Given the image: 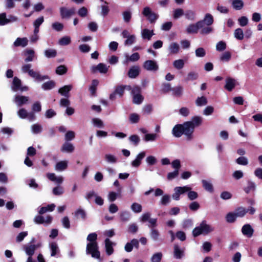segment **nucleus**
Here are the masks:
<instances>
[{
  "mask_svg": "<svg viewBox=\"0 0 262 262\" xmlns=\"http://www.w3.org/2000/svg\"><path fill=\"white\" fill-rule=\"evenodd\" d=\"M179 45L176 42L171 43L169 46V53L171 54H176L179 51Z\"/></svg>",
  "mask_w": 262,
  "mask_h": 262,
  "instance_id": "cd10ccee",
  "label": "nucleus"
},
{
  "mask_svg": "<svg viewBox=\"0 0 262 262\" xmlns=\"http://www.w3.org/2000/svg\"><path fill=\"white\" fill-rule=\"evenodd\" d=\"M185 122L188 130H190L191 135L193 136L195 127L199 126L202 124V119L200 117L194 116L192 117L191 121H186Z\"/></svg>",
  "mask_w": 262,
  "mask_h": 262,
  "instance_id": "20e7f679",
  "label": "nucleus"
},
{
  "mask_svg": "<svg viewBox=\"0 0 262 262\" xmlns=\"http://www.w3.org/2000/svg\"><path fill=\"white\" fill-rule=\"evenodd\" d=\"M231 58V54L229 51L223 53L220 57L221 60L223 61H229Z\"/></svg>",
  "mask_w": 262,
  "mask_h": 262,
  "instance_id": "8fccbe9b",
  "label": "nucleus"
},
{
  "mask_svg": "<svg viewBox=\"0 0 262 262\" xmlns=\"http://www.w3.org/2000/svg\"><path fill=\"white\" fill-rule=\"evenodd\" d=\"M203 21H198L195 24H190L187 28L186 31L188 33H197L198 30L203 28Z\"/></svg>",
  "mask_w": 262,
  "mask_h": 262,
  "instance_id": "9d476101",
  "label": "nucleus"
},
{
  "mask_svg": "<svg viewBox=\"0 0 262 262\" xmlns=\"http://www.w3.org/2000/svg\"><path fill=\"white\" fill-rule=\"evenodd\" d=\"M236 218L235 213L232 212H229L226 216V220L227 222L229 223H234L236 221Z\"/></svg>",
  "mask_w": 262,
  "mask_h": 262,
  "instance_id": "c9c22d12",
  "label": "nucleus"
},
{
  "mask_svg": "<svg viewBox=\"0 0 262 262\" xmlns=\"http://www.w3.org/2000/svg\"><path fill=\"white\" fill-rule=\"evenodd\" d=\"M129 120L132 123H137L139 121L140 116L136 113H132L129 115Z\"/></svg>",
  "mask_w": 262,
  "mask_h": 262,
  "instance_id": "de8ad7c7",
  "label": "nucleus"
},
{
  "mask_svg": "<svg viewBox=\"0 0 262 262\" xmlns=\"http://www.w3.org/2000/svg\"><path fill=\"white\" fill-rule=\"evenodd\" d=\"M75 215L77 217H80L83 220H85L86 217V212L82 209H77L75 212Z\"/></svg>",
  "mask_w": 262,
  "mask_h": 262,
  "instance_id": "ea45409f",
  "label": "nucleus"
},
{
  "mask_svg": "<svg viewBox=\"0 0 262 262\" xmlns=\"http://www.w3.org/2000/svg\"><path fill=\"white\" fill-rule=\"evenodd\" d=\"M67 167V162L65 161H62L56 163L55 168L57 170L62 171L65 170Z\"/></svg>",
  "mask_w": 262,
  "mask_h": 262,
  "instance_id": "72a5a7b5",
  "label": "nucleus"
},
{
  "mask_svg": "<svg viewBox=\"0 0 262 262\" xmlns=\"http://www.w3.org/2000/svg\"><path fill=\"white\" fill-rule=\"evenodd\" d=\"M236 80L232 77H228L226 79L225 89L229 92H231L237 84Z\"/></svg>",
  "mask_w": 262,
  "mask_h": 262,
  "instance_id": "9b49d317",
  "label": "nucleus"
},
{
  "mask_svg": "<svg viewBox=\"0 0 262 262\" xmlns=\"http://www.w3.org/2000/svg\"><path fill=\"white\" fill-rule=\"evenodd\" d=\"M93 196L95 197V202L97 205H99V206H102L103 205V204H104L103 199L101 196L97 195L95 193V192L94 191H91L89 192L86 194V195L85 196V198L88 201H90L92 199V198Z\"/></svg>",
  "mask_w": 262,
  "mask_h": 262,
  "instance_id": "1a4fd4ad",
  "label": "nucleus"
},
{
  "mask_svg": "<svg viewBox=\"0 0 262 262\" xmlns=\"http://www.w3.org/2000/svg\"><path fill=\"white\" fill-rule=\"evenodd\" d=\"M72 89V85H66L58 90V93L62 96L66 98H69L70 97V92Z\"/></svg>",
  "mask_w": 262,
  "mask_h": 262,
  "instance_id": "4468645a",
  "label": "nucleus"
},
{
  "mask_svg": "<svg viewBox=\"0 0 262 262\" xmlns=\"http://www.w3.org/2000/svg\"><path fill=\"white\" fill-rule=\"evenodd\" d=\"M236 162L241 165H247L248 163V159L245 157H240L236 160Z\"/></svg>",
  "mask_w": 262,
  "mask_h": 262,
  "instance_id": "e2e57ef3",
  "label": "nucleus"
},
{
  "mask_svg": "<svg viewBox=\"0 0 262 262\" xmlns=\"http://www.w3.org/2000/svg\"><path fill=\"white\" fill-rule=\"evenodd\" d=\"M236 217H243L247 213L246 210L243 207H238L234 212Z\"/></svg>",
  "mask_w": 262,
  "mask_h": 262,
  "instance_id": "c03bdc74",
  "label": "nucleus"
},
{
  "mask_svg": "<svg viewBox=\"0 0 262 262\" xmlns=\"http://www.w3.org/2000/svg\"><path fill=\"white\" fill-rule=\"evenodd\" d=\"M232 4L236 10H241L244 7V2L242 0H233Z\"/></svg>",
  "mask_w": 262,
  "mask_h": 262,
  "instance_id": "e433bc0d",
  "label": "nucleus"
},
{
  "mask_svg": "<svg viewBox=\"0 0 262 262\" xmlns=\"http://www.w3.org/2000/svg\"><path fill=\"white\" fill-rule=\"evenodd\" d=\"M226 48V43L223 41H219L216 46V49L218 51H223Z\"/></svg>",
  "mask_w": 262,
  "mask_h": 262,
  "instance_id": "338daca9",
  "label": "nucleus"
},
{
  "mask_svg": "<svg viewBox=\"0 0 262 262\" xmlns=\"http://www.w3.org/2000/svg\"><path fill=\"white\" fill-rule=\"evenodd\" d=\"M28 74L30 76L39 81L49 79V77L48 75L41 76L39 73L34 71L33 70L30 71Z\"/></svg>",
  "mask_w": 262,
  "mask_h": 262,
  "instance_id": "2eb2a0df",
  "label": "nucleus"
},
{
  "mask_svg": "<svg viewBox=\"0 0 262 262\" xmlns=\"http://www.w3.org/2000/svg\"><path fill=\"white\" fill-rule=\"evenodd\" d=\"M45 55L49 58L55 57L57 55V51L55 49H48L45 51Z\"/></svg>",
  "mask_w": 262,
  "mask_h": 262,
  "instance_id": "473e14b6",
  "label": "nucleus"
},
{
  "mask_svg": "<svg viewBox=\"0 0 262 262\" xmlns=\"http://www.w3.org/2000/svg\"><path fill=\"white\" fill-rule=\"evenodd\" d=\"M75 13V9L71 8L67 9L66 7H61L60 8V14L62 18H68Z\"/></svg>",
  "mask_w": 262,
  "mask_h": 262,
  "instance_id": "0eeeda50",
  "label": "nucleus"
},
{
  "mask_svg": "<svg viewBox=\"0 0 262 262\" xmlns=\"http://www.w3.org/2000/svg\"><path fill=\"white\" fill-rule=\"evenodd\" d=\"M195 55L198 57H203L206 55V51L203 48H197L195 51Z\"/></svg>",
  "mask_w": 262,
  "mask_h": 262,
  "instance_id": "6e6d98bb",
  "label": "nucleus"
},
{
  "mask_svg": "<svg viewBox=\"0 0 262 262\" xmlns=\"http://www.w3.org/2000/svg\"><path fill=\"white\" fill-rule=\"evenodd\" d=\"M86 253L90 254L93 257L100 258V253L98 250L97 243H89L86 245Z\"/></svg>",
  "mask_w": 262,
  "mask_h": 262,
  "instance_id": "7ed1b4c3",
  "label": "nucleus"
},
{
  "mask_svg": "<svg viewBox=\"0 0 262 262\" xmlns=\"http://www.w3.org/2000/svg\"><path fill=\"white\" fill-rule=\"evenodd\" d=\"M92 73H95L97 71L101 74H106L108 71V67L103 63H100L97 66H93L91 68Z\"/></svg>",
  "mask_w": 262,
  "mask_h": 262,
  "instance_id": "6e6552de",
  "label": "nucleus"
},
{
  "mask_svg": "<svg viewBox=\"0 0 262 262\" xmlns=\"http://www.w3.org/2000/svg\"><path fill=\"white\" fill-rule=\"evenodd\" d=\"M28 43V40L26 37L20 38L18 37L16 38L15 41L13 43V45L15 47H25L27 46Z\"/></svg>",
  "mask_w": 262,
  "mask_h": 262,
  "instance_id": "6ab92c4d",
  "label": "nucleus"
},
{
  "mask_svg": "<svg viewBox=\"0 0 262 262\" xmlns=\"http://www.w3.org/2000/svg\"><path fill=\"white\" fill-rule=\"evenodd\" d=\"M171 84L169 83H164L162 85L161 92L163 93H167L171 91Z\"/></svg>",
  "mask_w": 262,
  "mask_h": 262,
  "instance_id": "13d9d810",
  "label": "nucleus"
},
{
  "mask_svg": "<svg viewBox=\"0 0 262 262\" xmlns=\"http://www.w3.org/2000/svg\"><path fill=\"white\" fill-rule=\"evenodd\" d=\"M234 37L238 39L242 40L244 38L243 31L241 28H237L234 31Z\"/></svg>",
  "mask_w": 262,
  "mask_h": 262,
  "instance_id": "a18cd8bd",
  "label": "nucleus"
},
{
  "mask_svg": "<svg viewBox=\"0 0 262 262\" xmlns=\"http://www.w3.org/2000/svg\"><path fill=\"white\" fill-rule=\"evenodd\" d=\"M10 22V20L7 18L6 14L3 13L0 14V25L4 26Z\"/></svg>",
  "mask_w": 262,
  "mask_h": 262,
  "instance_id": "3c124183",
  "label": "nucleus"
},
{
  "mask_svg": "<svg viewBox=\"0 0 262 262\" xmlns=\"http://www.w3.org/2000/svg\"><path fill=\"white\" fill-rule=\"evenodd\" d=\"M191 189V188L190 187L185 186L183 187H176L174 188V191H177L179 194H182L190 191Z\"/></svg>",
  "mask_w": 262,
  "mask_h": 262,
  "instance_id": "37998d69",
  "label": "nucleus"
},
{
  "mask_svg": "<svg viewBox=\"0 0 262 262\" xmlns=\"http://www.w3.org/2000/svg\"><path fill=\"white\" fill-rule=\"evenodd\" d=\"M139 73L140 70L139 67L133 66L129 69L127 75L131 78H135L139 75Z\"/></svg>",
  "mask_w": 262,
  "mask_h": 262,
  "instance_id": "a211bd4d",
  "label": "nucleus"
},
{
  "mask_svg": "<svg viewBox=\"0 0 262 262\" xmlns=\"http://www.w3.org/2000/svg\"><path fill=\"white\" fill-rule=\"evenodd\" d=\"M144 100L143 96L141 95H136L133 96V102L135 104H140Z\"/></svg>",
  "mask_w": 262,
  "mask_h": 262,
  "instance_id": "79ce46f5",
  "label": "nucleus"
},
{
  "mask_svg": "<svg viewBox=\"0 0 262 262\" xmlns=\"http://www.w3.org/2000/svg\"><path fill=\"white\" fill-rule=\"evenodd\" d=\"M14 101L18 106H21L28 101V97L25 96L16 95Z\"/></svg>",
  "mask_w": 262,
  "mask_h": 262,
  "instance_id": "412c9836",
  "label": "nucleus"
},
{
  "mask_svg": "<svg viewBox=\"0 0 262 262\" xmlns=\"http://www.w3.org/2000/svg\"><path fill=\"white\" fill-rule=\"evenodd\" d=\"M198 77L199 76L197 73L194 72H191L188 74L187 77L186 78V80L190 81L196 80L198 79Z\"/></svg>",
  "mask_w": 262,
  "mask_h": 262,
  "instance_id": "69168bd1",
  "label": "nucleus"
},
{
  "mask_svg": "<svg viewBox=\"0 0 262 262\" xmlns=\"http://www.w3.org/2000/svg\"><path fill=\"white\" fill-rule=\"evenodd\" d=\"M12 84L13 90L15 91H18L20 89L21 85V80L17 77H14Z\"/></svg>",
  "mask_w": 262,
  "mask_h": 262,
  "instance_id": "2f4dec72",
  "label": "nucleus"
},
{
  "mask_svg": "<svg viewBox=\"0 0 262 262\" xmlns=\"http://www.w3.org/2000/svg\"><path fill=\"white\" fill-rule=\"evenodd\" d=\"M199 21H203V27L204 26L205 24L207 26H210L213 23V18L210 14L207 13L205 15L204 19L200 20Z\"/></svg>",
  "mask_w": 262,
  "mask_h": 262,
  "instance_id": "393cba45",
  "label": "nucleus"
},
{
  "mask_svg": "<svg viewBox=\"0 0 262 262\" xmlns=\"http://www.w3.org/2000/svg\"><path fill=\"white\" fill-rule=\"evenodd\" d=\"M186 122L183 124H178L174 126L172 129V134L174 137L180 138L183 135H184L186 139L190 141L192 139L193 136L191 135L189 130H188Z\"/></svg>",
  "mask_w": 262,
  "mask_h": 262,
  "instance_id": "f257e3e1",
  "label": "nucleus"
},
{
  "mask_svg": "<svg viewBox=\"0 0 262 262\" xmlns=\"http://www.w3.org/2000/svg\"><path fill=\"white\" fill-rule=\"evenodd\" d=\"M105 247L106 253L108 255H111L114 252V249L112 246V243L108 238L105 240Z\"/></svg>",
  "mask_w": 262,
  "mask_h": 262,
  "instance_id": "b1692460",
  "label": "nucleus"
},
{
  "mask_svg": "<svg viewBox=\"0 0 262 262\" xmlns=\"http://www.w3.org/2000/svg\"><path fill=\"white\" fill-rule=\"evenodd\" d=\"M99 84V81L97 79H94L92 81V84L89 88V91L92 96H95L96 93L97 87Z\"/></svg>",
  "mask_w": 262,
  "mask_h": 262,
  "instance_id": "bb28decb",
  "label": "nucleus"
},
{
  "mask_svg": "<svg viewBox=\"0 0 262 262\" xmlns=\"http://www.w3.org/2000/svg\"><path fill=\"white\" fill-rule=\"evenodd\" d=\"M55 86V82L53 80H50L43 83L41 88L45 91L50 90L53 89Z\"/></svg>",
  "mask_w": 262,
  "mask_h": 262,
  "instance_id": "c85d7f7f",
  "label": "nucleus"
},
{
  "mask_svg": "<svg viewBox=\"0 0 262 262\" xmlns=\"http://www.w3.org/2000/svg\"><path fill=\"white\" fill-rule=\"evenodd\" d=\"M255 189V184L254 182L248 181L247 186L244 188L245 192L248 194L250 191H253Z\"/></svg>",
  "mask_w": 262,
  "mask_h": 262,
  "instance_id": "c756f323",
  "label": "nucleus"
},
{
  "mask_svg": "<svg viewBox=\"0 0 262 262\" xmlns=\"http://www.w3.org/2000/svg\"><path fill=\"white\" fill-rule=\"evenodd\" d=\"M28 235V232L27 231H23L19 233L16 238V241L17 243H20L22 242L24 238L26 237Z\"/></svg>",
  "mask_w": 262,
  "mask_h": 262,
  "instance_id": "0e129e2a",
  "label": "nucleus"
},
{
  "mask_svg": "<svg viewBox=\"0 0 262 262\" xmlns=\"http://www.w3.org/2000/svg\"><path fill=\"white\" fill-rule=\"evenodd\" d=\"M143 68L147 71H157L159 69V66L156 61L148 60L144 62Z\"/></svg>",
  "mask_w": 262,
  "mask_h": 262,
  "instance_id": "423d86ee",
  "label": "nucleus"
},
{
  "mask_svg": "<svg viewBox=\"0 0 262 262\" xmlns=\"http://www.w3.org/2000/svg\"><path fill=\"white\" fill-rule=\"evenodd\" d=\"M213 230V228L207 224L206 221H203L199 226L193 230L192 234L194 237H197L201 234L207 235Z\"/></svg>",
  "mask_w": 262,
  "mask_h": 262,
  "instance_id": "f03ea898",
  "label": "nucleus"
},
{
  "mask_svg": "<svg viewBox=\"0 0 262 262\" xmlns=\"http://www.w3.org/2000/svg\"><path fill=\"white\" fill-rule=\"evenodd\" d=\"M162 258V253L161 252H158L154 254L151 258V262H160Z\"/></svg>",
  "mask_w": 262,
  "mask_h": 262,
  "instance_id": "603ef678",
  "label": "nucleus"
},
{
  "mask_svg": "<svg viewBox=\"0 0 262 262\" xmlns=\"http://www.w3.org/2000/svg\"><path fill=\"white\" fill-rule=\"evenodd\" d=\"M207 98L205 96L198 97L195 101L196 105L199 106L205 105L207 104Z\"/></svg>",
  "mask_w": 262,
  "mask_h": 262,
  "instance_id": "4c0bfd02",
  "label": "nucleus"
},
{
  "mask_svg": "<svg viewBox=\"0 0 262 262\" xmlns=\"http://www.w3.org/2000/svg\"><path fill=\"white\" fill-rule=\"evenodd\" d=\"M142 14L147 17V19L151 24L154 23L159 17V15L152 12L148 7L144 8Z\"/></svg>",
  "mask_w": 262,
  "mask_h": 262,
  "instance_id": "39448f33",
  "label": "nucleus"
},
{
  "mask_svg": "<svg viewBox=\"0 0 262 262\" xmlns=\"http://www.w3.org/2000/svg\"><path fill=\"white\" fill-rule=\"evenodd\" d=\"M184 14V10L181 8H178L173 11V17L174 19H178Z\"/></svg>",
  "mask_w": 262,
  "mask_h": 262,
  "instance_id": "09e8293b",
  "label": "nucleus"
},
{
  "mask_svg": "<svg viewBox=\"0 0 262 262\" xmlns=\"http://www.w3.org/2000/svg\"><path fill=\"white\" fill-rule=\"evenodd\" d=\"M202 183L204 188L206 190L210 192H212L213 191V186L210 183L205 180H202Z\"/></svg>",
  "mask_w": 262,
  "mask_h": 262,
  "instance_id": "f704fd0d",
  "label": "nucleus"
},
{
  "mask_svg": "<svg viewBox=\"0 0 262 262\" xmlns=\"http://www.w3.org/2000/svg\"><path fill=\"white\" fill-rule=\"evenodd\" d=\"M38 246L36 245H30L25 247L24 249L26 254L30 257H32L35 253V250L37 248Z\"/></svg>",
  "mask_w": 262,
  "mask_h": 262,
  "instance_id": "5701e85b",
  "label": "nucleus"
},
{
  "mask_svg": "<svg viewBox=\"0 0 262 262\" xmlns=\"http://www.w3.org/2000/svg\"><path fill=\"white\" fill-rule=\"evenodd\" d=\"M242 232L247 237H251L253 234L254 230L250 225L247 224L243 226L242 228Z\"/></svg>",
  "mask_w": 262,
  "mask_h": 262,
  "instance_id": "f8f14e48",
  "label": "nucleus"
},
{
  "mask_svg": "<svg viewBox=\"0 0 262 262\" xmlns=\"http://www.w3.org/2000/svg\"><path fill=\"white\" fill-rule=\"evenodd\" d=\"M68 71V69L64 65H60L56 69V73L59 75L66 74Z\"/></svg>",
  "mask_w": 262,
  "mask_h": 262,
  "instance_id": "a19ab883",
  "label": "nucleus"
},
{
  "mask_svg": "<svg viewBox=\"0 0 262 262\" xmlns=\"http://www.w3.org/2000/svg\"><path fill=\"white\" fill-rule=\"evenodd\" d=\"M129 140L135 146H137V145H138V144L139 143V142L140 141V139L138 135H131L129 137Z\"/></svg>",
  "mask_w": 262,
  "mask_h": 262,
  "instance_id": "bf43d9fd",
  "label": "nucleus"
},
{
  "mask_svg": "<svg viewBox=\"0 0 262 262\" xmlns=\"http://www.w3.org/2000/svg\"><path fill=\"white\" fill-rule=\"evenodd\" d=\"M173 255L177 259H181L184 255V249H181L178 245L175 244L173 247Z\"/></svg>",
  "mask_w": 262,
  "mask_h": 262,
  "instance_id": "dca6fc26",
  "label": "nucleus"
},
{
  "mask_svg": "<svg viewBox=\"0 0 262 262\" xmlns=\"http://www.w3.org/2000/svg\"><path fill=\"white\" fill-rule=\"evenodd\" d=\"M88 13V9L85 7L80 8L78 11V14L81 17H85Z\"/></svg>",
  "mask_w": 262,
  "mask_h": 262,
  "instance_id": "774afa93",
  "label": "nucleus"
},
{
  "mask_svg": "<svg viewBox=\"0 0 262 262\" xmlns=\"http://www.w3.org/2000/svg\"><path fill=\"white\" fill-rule=\"evenodd\" d=\"M71 38L69 36L62 37L59 40V43L61 46L68 45L71 43Z\"/></svg>",
  "mask_w": 262,
  "mask_h": 262,
  "instance_id": "49530a36",
  "label": "nucleus"
},
{
  "mask_svg": "<svg viewBox=\"0 0 262 262\" xmlns=\"http://www.w3.org/2000/svg\"><path fill=\"white\" fill-rule=\"evenodd\" d=\"M74 150V147L73 145L67 141L63 144L61 148V151L62 152H66L68 153L72 152Z\"/></svg>",
  "mask_w": 262,
  "mask_h": 262,
  "instance_id": "4be33fe9",
  "label": "nucleus"
},
{
  "mask_svg": "<svg viewBox=\"0 0 262 262\" xmlns=\"http://www.w3.org/2000/svg\"><path fill=\"white\" fill-rule=\"evenodd\" d=\"M125 89H127L128 90H130L131 86L124 85H118L115 88L114 92L117 95H118L120 97H122L123 95Z\"/></svg>",
  "mask_w": 262,
  "mask_h": 262,
  "instance_id": "aec40b11",
  "label": "nucleus"
},
{
  "mask_svg": "<svg viewBox=\"0 0 262 262\" xmlns=\"http://www.w3.org/2000/svg\"><path fill=\"white\" fill-rule=\"evenodd\" d=\"M183 87L182 86H178L171 89L172 95L176 97H180L183 93Z\"/></svg>",
  "mask_w": 262,
  "mask_h": 262,
  "instance_id": "7c9ffc66",
  "label": "nucleus"
},
{
  "mask_svg": "<svg viewBox=\"0 0 262 262\" xmlns=\"http://www.w3.org/2000/svg\"><path fill=\"white\" fill-rule=\"evenodd\" d=\"M154 35V31L148 29H144L142 31V36L143 39L150 40L151 37Z\"/></svg>",
  "mask_w": 262,
  "mask_h": 262,
  "instance_id": "a878e982",
  "label": "nucleus"
},
{
  "mask_svg": "<svg viewBox=\"0 0 262 262\" xmlns=\"http://www.w3.org/2000/svg\"><path fill=\"white\" fill-rule=\"evenodd\" d=\"M184 64V61L183 59L176 60L173 62V67L178 70H181L183 68Z\"/></svg>",
  "mask_w": 262,
  "mask_h": 262,
  "instance_id": "58836bf2",
  "label": "nucleus"
},
{
  "mask_svg": "<svg viewBox=\"0 0 262 262\" xmlns=\"http://www.w3.org/2000/svg\"><path fill=\"white\" fill-rule=\"evenodd\" d=\"M145 152L144 151H142L139 153L137 155L136 158L132 162V165L135 167H139L141 163V161L145 157Z\"/></svg>",
  "mask_w": 262,
  "mask_h": 262,
  "instance_id": "f3484780",
  "label": "nucleus"
},
{
  "mask_svg": "<svg viewBox=\"0 0 262 262\" xmlns=\"http://www.w3.org/2000/svg\"><path fill=\"white\" fill-rule=\"evenodd\" d=\"M51 250V256L58 257L60 255V250L57 244L55 242H52L50 244Z\"/></svg>",
  "mask_w": 262,
  "mask_h": 262,
  "instance_id": "ddd939ff",
  "label": "nucleus"
},
{
  "mask_svg": "<svg viewBox=\"0 0 262 262\" xmlns=\"http://www.w3.org/2000/svg\"><path fill=\"white\" fill-rule=\"evenodd\" d=\"M131 209L136 213H139L142 211V206L137 203H134L131 206Z\"/></svg>",
  "mask_w": 262,
  "mask_h": 262,
  "instance_id": "680f3d73",
  "label": "nucleus"
},
{
  "mask_svg": "<svg viewBox=\"0 0 262 262\" xmlns=\"http://www.w3.org/2000/svg\"><path fill=\"white\" fill-rule=\"evenodd\" d=\"M32 131L34 134H39L42 132V126L39 124H34L31 126Z\"/></svg>",
  "mask_w": 262,
  "mask_h": 262,
  "instance_id": "864d4df0",
  "label": "nucleus"
},
{
  "mask_svg": "<svg viewBox=\"0 0 262 262\" xmlns=\"http://www.w3.org/2000/svg\"><path fill=\"white\" fill-rule=\"evenodd\" d=\"M75 137V134L73 131H68L65 135V140L67 142L70 141Z\"/></svg>",
  "mask_w": 262,
  "mask_h": 262,
  "instance_id": "5fc2aeb1",
  "label": "nucleus"
},
{
  "mask_svg": "<svg viewBox=\"0 0 262 262\" xmlns=\"http://www.w3.org/2000/svg\"><path fill=\"white\" fill-rule=\"evenodd\" d=\"M123 18L125 23H129L132 18V13L129 11H125L122 13Z\"/></svg>",
  "mask_w": 262,
  "mask_h": 262,
  "instance_id": "4d7b16f0",
  "label": "nucleus"
},
{
  "mask_svg": "<svg viewBox=\"0 0 262 262\" xmlns=\"http://www.w3.org/2000/svg\"><path fill=\"white\" fill-rule=\"evenodd\" d=\"M184 15L186 19L189 20H194L195 17V13L192 10L186 11Z\"/></svg>",
  "mask_w": 262,
  "mask_h": 262,
  "instance_id": "052dcab7",
  "label": "nucleus"
}]
</instances>
